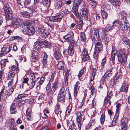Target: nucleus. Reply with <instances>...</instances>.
<instances>
[{"label":"nucleus","mask_w":130,"mask_h":130,"mask_svg":"<svg viewBox=\"0 0 130 130\" xmlns=\"http://www.w3.org/2000/svg\"><path fill=\"white\" fill-rule=\"evenodd\" d=\"M116 54L118 59L122 63H125L127 59V54L126 52L123 50H119L115 51L112 50L111 53V61L113 64L115 63Z\"/></svg>","instance_id":"obj_1"},{"label":"nucleus","mask_w":130,"mask_h":130,"mask_svg":"<svg viewBox=\"0 0 130 130\" xmlns=\"http://www.w3.org/2000/svg\"><path fill=\"white\" fill-rule=\"evenodd\" d=\"M83 6V7L85 6V3L82 0H74V4L72 9V11L75 16L79 19L80 16L78 11V8Z\"/></svg>","instance_id":"obj_2"},{"label":"nucleus","mask_w":130,"mask_h":130,"mask_svg":"<svg viewBox=\"0 0 130 130\" xmlns=\"http://www.w3.org/2000/svg\"><path fill=\"white\" fill-rule=\"evenodd\" d=\"M99 41H95L96 44L95 46V50L94 51L93 56L95 59L98 58V54L102 50L103 45L101 42Z\"/></svg>","instance_id":"obj_3"},{"label":"nucleus","mask_w":130,"mask_h":130,"mask_svg":"<svg viewBox=\"0 0 130 130\" xmlns=\"http://www.w3.org/2000/svg\"><path fill=\"white\" fill-rule=\"evenodd\" d=\"M67 92V91L64 87L61 88L58 95V101L62 103L64 102L65 96Z\"/></svg>","instance_id":"obj_4"},{"label":"nucleus","mask_w":130,"mask_h":130,"mask_svg":"<svg viewBox=\"0 0 130 130\" xmlns=\"http://www.w3.org/2000/svg\"><path fill=\"white\" fill-rule=\"evenodd\" d=\"M23 23V22L20 19L17 18H13L10 22L9 25L14 27H19Z\"/></svg>","instance_id":"obj_5"},{"label":"nucleus","mask_w":130,"mask_h":130,"mask_svg":"<svg viewBox=\"0 0 130 130\" xmlns=\"http://www.w3.org/2000/svg\"><path fill=\"white\" fill-rule=\"evenodd\" d=\"M14 88L13 87L7 89L6 91L4 88L2 89L0 92V94L2 96V99H3L4 98H5V96L8 97L12 94Z\"/></svg>","instance_id":"obj_6"},{"label":"nucleus","mask_w":130,"mask_h":130,"mask_svg":"<svg viewBox=\"0 0 130 130\" xmlns=\"http://www.w3.org/2000/svg\"><path fill=\"white\" fill-rule=\"evenodd\" d=\"M36 75V74H34V73H31L30 75V79L29 83L27 84V85L28 86L29 88L30 89H32L35 84V81L37 79Z\"/></svg>","instance_id":"obj_7"},{"label":"nucleus","mask_w":130,"mask_h":130,"mask_svg":"<svg viewBox=\"0 0 130 130\" xmlns=\"http://www.w3.org/2000/svg\"><path fill=\"white\" fill-rule=\"evenodd\" d=\"M69 42H70V45L69 46L67 51L68 55H69L72 56L74 52L73 47L76 46L77 45V43L75 41L72 39Z\"/></svg>","instance_id":"obj_8"},{"label":"nucleus","mask_w":130,"mask_h":130,"mask_svg":"<svg viewBox=\"0 0 130 130\" xmlns=\"http://www.w3.org/2000/svg\"><path fill=\"white\" fill-rule=\"evenodd\" d=\"M64 16L63 14H57L54 16H52L49 18H47L50 20V21L58 22L60 21Z\"/></svg>","instance_id":"obj_9"},{"label":"nucleus","mask_w":130,"mask_h":130,"mask_svg":"<svg viewBox=\"0 0 130 130\" xmlns=\"http://www.w3.org/2000/svg\"><path fill=\"white\" fill-rule=\"evenodd\" d=\"M82 61H86L89 60L90 59L87 50L84 47L82 50Z\"/></svg>","instance_id":"obj_10"},{"label":"nucleus","mask_w":130,"mask_h":130,"mask_svg":"<svg viewBox=\"0 0 130 130\" xmlns=\"http://www.w3.org/2000/svg\"><path fill=\"white\" fill-rule=\"evenodd\" d=\"M37 32L38 34L41 36L46 37L49 34V33L48 30L45 29H42L40 28H38Z\"/></svg>","instance_id":"obj_11"},{"label":"nucleus","mask_w":130,"mask_h":130,"mask_svg":"<svg viewBox=\"0 0 130 130\" xmlns=\"http://www.w3.org/2000/svg\"><path fill=\"white\" fill-rule=\"evenodd\" d=\"M83 9L82 11L81 15L82 18L84 20H87L88 19V17L90 14L85 6L83 7Z\"/></svg>","instance_id":"obj_12"},{"label":"nucleus","mask_w":130,"mask_h":130,"mask_svg":"<svg viewBox=\"0 0 130 130\" xmlns=\"http://www.w3.org/2000/svg\"><path fill=\"white\" fill-rule=\"evenodd\" d=\"M99 31L98 29L94 28L92 31L93 41L94 42L95 41H99L100 39L99 34Z\"/></svg>","instance_id":"obj_13"},{"label":"nucleus","mask_w":130,"mask_h":130,"mask_svg":"<svg viewBox=\"0 0 130 130\" xmlns=\"http://www.w3.org/2000/svg\"><path fill=\"white\" fill-rule=\"evenodd\" d=\"M35 28L32 26L30 27L25 30H23V32L25 34L28 35H32L35 33Z\"/></svg>","instance_id":"obj_14"},{"label":"nucleus","mask_w":130,"mask_h":130,"mask_svg":"<svg viewBox=\"0 0 130 130\" xmlns=\"http://www.w3.org/2000/svg\"><path fill=\"white\" fill-rule=\"evenodd\" d=\"M74 34L72 31L69 32L67 35L63 37V38L68 42L70 41L73 37Z\"/></svg>","instance_id":"obj_15"},{"label":"nucleus","mask_w":130,"mask_h":130,"mask_svg":"<svg viewBox=\"0 0 130 130\" xmlns=\"http://www.w3.org/2000/svg\"><path fill=\"white\" fill-rule=\"evenodd\" d=\"M54 57L57 60L60 59L61 57L60 50L58 48L55 49L54 54Z\"/></svg>","instance_id":"obj_16"},{"label":"nucleus","mask_w":130,"mask_h":130,"mask_svg":"<svg viewBox=\"0 0 130 130\" xmlns=\"http://www.w3.org/2000/svg\"><path fill=\"white\" fill-rule=\"evenodd\" d=\"M129 26V23L119 24V27L121 30L123 31L127 30Z\"/></svg>","instance_id":"obj_17"},{"label":"nucleus","mask_w":130,"mask_h":130,"mask_svg":"<svg viewBox=\"0 0 130 130\" xmlns=\"http://www.w3.org/2000/svg\"><path fill=\"white\" fill-rule=\"evenodd\" d=\"M17 106L16 103H13L11 105L10 107V113L11 114L16 113L17 111Z\"/></svg>","instance_id":"obj_18"},{"label":"nucleus","mask_w":130,"mask_h":130,"mask_svg":"<svg viewBox=\"0 0 130 130\" xmlns=\"http://www.w3.org/2000/svg\"><path fill=\"white\" fill-rule=\"evenodd\" d=\"M122 41L123 44L127 45L128 46L127 47V51H130V41L126 37H124L122 39Z\"/></svg>","instance_id":"obj_19"},{"label":"nucleus","mask_w":130,"mask_h":130,"mask_svg":"<svg viewBox=\"0 0 130 130\" xmlns=\"http://www.w3.org/2000/svg\"><path fill=\"white\" fill-rule=\"evenodd\" d=\"M3 8L5 13L9 12H12V11L9 4L8 3L4 4Z\"/></svg>","instance_id":"obj_20"},{"label":"nucleus","mask_w":130,"mask_h":130,"mask_svg":"<svg viewBox=\"0 0 130 130\" xmlns=\"http://www.w3.org/2000/svg\"><path fill=\"white\" fill-rule=\"evenodd\" d=\"M86 71V69L83 68L79 72L78 76L79 79L83 80L85 79L84 74Z\"/></svg>","instance_id":"obj_21"},{"label":"nucleus","mask_w":130,"mask_h":130,"mask_svg":"<svg viewBox=\"0 0 130 130\" xmlns=\"http://www.w3.org/2000/svg\"><path fill=\"white\" fill-rule=\"evenodd\" d=\"M57 84L58 82L57 81H56L53 84L51 90H49L48 91L50 94H53L55 91L57 86Z\"/></svg>","instance_id":"obj_22"},{"label":"nucleus","mask_w":130,"mask_h":130,"mask_svg":"<svg viewBox=\"0 0 130 130\" xmlns=\"http://www.w3.org/2000/svg\"><path fill=\"white\" fill-rule=\"evenodd\" d=\"M108 37L109 36L108 34L103 33L102 36V41L105 44H107L109 41V39Z\"/></svg>","instance_id":"obj_23"},{"label":"nucleus","mask_w":130,"mask_h":130,"mask_svg":"<svg viewBox=\"0 0 130 130\" xmlns=\"http://www.w3.org/2000/svg\"><path fill=\"white\" fill-rule=\"evenodd\" d=\"M20 16L24 17L27 18H30L31 17L32 14L27 11L22 12L20 13Z\"/></svg>","instance_id":"obj_24"},{"label":"nucleus","mask_w":130,"mask_h":130,"mask_svg":"<svg viewBox=\"0 0 130 130\" xmlns=\"http://www.w3.org/2000/svg\"><path fill=\"white\" fill-rule=\"evenodd\" d=\"M128 89V86L127 84L125 83H123L121 86L120 90L121 92L125 93L127 92Z\"/></svg>","instance_id":"obj_25"},{"label":"nucleus","mask_w":130,"mask_h":130,"mask_svg":"<svg viewBox=\"0 0 130 130\" xmlns=\"http://www.w3.org/2000/svg\"><path fill=\"white\" fill-rule=\"evenodd\" d=\"M65 65L64 62L60 61L58 62L57 65V69L59 70H62L64 68Z\"/></svg>","instance_id":"obj_26"},{"label":"nucleus","mask_w":130,"mask_h":130,"mask_svg":"<svg viewBox=\"0 0 130 130\" xmlns=\"http://www.w3.org/2000/svg\"><path fill=\"white\" fill-rule=\"evenodd\" d=\"M79 84V82H76L74 86V94L75 96H76L77 92L79 90L78 87Z\"/></svg>","instance_id":"obj_27"},{"label":"nucleus","mask_w":130,"mask_h":130,"mask_svg":"<svg viewBox=\"0 0 130 130\" xmlns=\"http://www.w3.org/2000/svg\"><path fill=\"white\" fill-rule=\"evenodd\" d=\"M23 23L24 25L23 27V28L22 30L23 31V30H25L27 29V28L32 26L30 23L28 22H25Z\"/></svg>","instance_id":"obj_28"},{"label":"nucleus","mask_w":130,"mask_h":130,"mask_svg":"<svg viewBox=\"0 0 130 130\" xmlns=\"http://www.w3.org/2000/svg\"><path fill=\"white\" fill-rule=\"evenodd\" d=\"M127 23H129V22L125 16L124 15H122L121 17V20L119 22V24Z\"/></svg>","instance_id":"obj_29"},{"label":"nucleus","mask_w":130,"mask_h":130,"mask_svg":"<svg viewBox=\"0 0 130 130\" xmlns=\"http://www.w3.org/2000/svg\"><path fill=\"white\" fill-rule=\"evenodd\" d=\"M76 121L77 122L80 123V122H82V114L79 111H77L76 113Z\"/></svg>","instance_id":"obj_30"},{"label":"nucleus","mask_w":130,"mask_h":130,"mask_svg":"<svg viewBox=\"0 0 130 130\" xmlns=\"http://www.w3.org/2000/svg\"><path fill=\"white\" fill-rule=\"evenodd\" d=\"M5 18L7 20H10L13 18L12 11V12H9L5 13Z\"/></svg>","instance_id":"obj_31"},{"label":"nucleus","mask_w":130,"mask_h":130,"mask_svg":"<svg viewBox=\"0 0 130 130\" xmlns=\"http://www.w3.org/2000/svg\"><path fill=\"white\" fill-rule=\"evenodd\" d=\"M41 43L39 41L35 42L34 45V48L37 50H39L41 48Z\"/></svg>","instance_id":"obj_32"},{"label":"nucleus","mask_w":130,"mask_h":130,"mask_svg":"<svg viewBox=\"0 0 130 130\" xmlns=\"http://www.w3.org/2000/svg\"><path fill=\"white\" fill-rule=\"evenodd\" d=\"M11 48L9 46L6 47H4L2 48V50L3 51L5 54L9 53L11 50Z\"/></svg>","instance_id":"obj_33"},{"label":"nucleus","mask_w":130,"mask_h":130,"mask_svg":"<svg viewBox=\"0 0 130 130\" xmlns=\"http://www.w3.org/2000/svg\"><path fill=\"white\" fill-rule=\"evenodd\" d=\"M97 71V70L95 68L92 69V73L91 76H90V81L91 82L94 79V77L95 75V74Z\"/></svg>","instance_id":"obj_34"},{"label":"nucleus","mask_w":130,"mask_h":130,"mask_svg":"<svg viewBox=\"0 0 130 130\" xmlns=\"http://www.w3.org/2000/svg\"><path fill=\"white\" fill-rule=\"evenodd\" d=\"M77 125H74V123H73V125L74 128L75 130H80L82 125V122H80V123L77 122Z\"/></svg>","instance_id":"obj_35"},{"label":"nucleus","mask_w":130,"mask_h":130,"mask_svg":"<svg viewBox=\"0 0 130 130\" xmlns=\"http://www.w3.org/2000/svg\"><path fill=\"white\" fill-rule=\"evenodd\" d=\"M101 16L103 19H106L107 17L108 13L106 11L102 9L101 10Z\"/></svg>","instance_id":"obj_36"},{"label":"nucleus","mask_w":130,"mask_h":130,"mask_svg":"<svg viewBox=\"0 0 130 130\" xmlns=\"http://www.w3.org/2000/svg\"><path fill=\"white\" fill-rule=\"evenodd\" d=\"M80 40L83 42H85L86 41V37L85 33L83 32H81L79 35Z\"/></svg>","instance_id":"obj_37"},{"label":"nucleus","mask_w":130,"mask_h":130,"mask_svg":"<svg viewBox=\"0 0 130 130\" xmlns=\"http://www.w3.org/2000/svg\"><path fill=\"white\" fill-rule=\"evenodd\" d=\"M15 76V74L14 72L10 71L9 72L8 76V79L9 80H13V77Z\"/></svg>","instance_id":"obj_38"},{"label":"nucleus","mask_w":130,"mask_h":130,"mask_svg":"<svg viewBox=\"0 0 130 130\" xmlns=\"http://www.w3.org/2000/svg\"><path fill=\"white\" fill-rule=\"evenodd\" d=\"M128 119L126 117H123L121 120V125H127Z\"/></svg>","instance_id":"obj_39"},{"label":"nucleus","mask_w":130,"mask_h":130,"mask_svg":"<svg viewBox=\"0 0 130 130\" xmlns=\"http://www.w3.org/2000/svg\"><path fill=\"white\" fill-rule=\"evenodd\" d=\"M18 65L17 64V66L13 65L9 67V69L13 71H15L16 72L18 73L19 72V70L18 68Z\"/></svg>","instance_id":"obj_40"},{"label":"nucleus","mask_w":130,"mask_h":130,"mask_svg":"<svg viewBox=\"0 0 130 130\" xmlns=\"http://www.w3.org/2000/svg\"><path fill=\"white\" fill-rule=\"evenodd\" d=\"M55 107L56 109L54 111L57 114H60L61 113V111L60 109V105H57Z\"/></svg>","instance_id":"obj_41"},{"label":"nucleus","mask_w":130,"mask_h":130,"mask_svg":"<svg viewBox=\"0 0 130 130\" xmlns=\"http://www.w3.org/2000/svg\"><path fill=\"white\" fill-rule=\"evenodd\" d=\"M47 55L46 53L44 54V56L43 60V63L44 66H46L47 65Z\"/></svg>","instance_id":"obj_42"},{"label":"nucleus","mask_w":130,"mask_h":130,"mask_svg":"<svg viewBox=\"0 0 130 130\" xmlns=\"http://www.w3.org/2000/svg\"><path fill=\"white\" fill-rule=\"evenodd\" d=\"M110 99H108V98L105 97L104 101V104L108 106L110 105L111 104Z\"/></svg>","instance_id":"obj_43"},{"label":"nucleus","mask_w":130,"mask_h":130,"mask_svg":"<svg viewBox=\"0 0 130 130\" xmlns=\"http://www.w3.org/2000/svg\"><path fill=\"white\" fill-rule=\"evenodd\" d=\"M63 2L62 1L59 0L56 3V7L58 9H60L62 7Z\"/></svg>","instance_id":"obj_44"},{"label":"nucleus","mask_w":130,"mask_h":130,"mask_svg":"<svg viewBox=\"0 0 130 130\" xmlns=\"http://www.w3.org/2000/svg\"><path fill=\"white\" fill-rule=\"evenodd\" d=\"M43 2L44 6L48 7L51 4V0H43Z\"/></svg>","instance_id":"obj_45"},{"label":"nucleus","mask_w":130,"mask_h":130,"mask_svg":"<svg viewBox=\"0 0 130 130\" xmlns=\"http://www.w3.org/2000/svg\"><path fill=\"white\" fill-rule=\"evenodd\" d=\"M111 3L113 5L118 6L120 5V0H114L111 2Z\"/></svg>","instance_id":"obj_46"},{"label":"nucleus","mask_w":130,"mask_h":130,"mask_svg":"<svg viewBox=\"0 0 130 130\" xmlns=\"http://www.w3.org/2000/svg\"><path fill=\"white\" fill-rule=\"evenodd\" d=\"M28 96V95L27 94H19L17 97V98L19 99H22L23 98Z\"/></svg>","instance_id":"obj_47"},{"label":"nucleus","mask_w":130,"mask_h":130,"mask_svg":"<svg viewBox=\"0 0 130 130\" xmlns=\"http://www.w3.org/2000/svg\"><path fill=\"white\" fill-rule=\"evenodd\" d=\"M62 70H63V73H64V72L65 73V75H69L70 71L69 70L68 68L66 67L65 66L64 67V68Z\"/></svg>","instance_id":"obj_48"},{"label":"nucleus","mask_w":130,"mask_h":130,"mask_svg":"<svg viewBox=\"0 0 130 130\" xmlns=\"http://www.w3.org/2000/svg\"><path fill=\"white\" fill-rule=\"evenodd\" d=\"M111 26L109 24H108L105 27V30L103 31L105 32H107L109 31L111 29Z\"/></svg>","instance_id":"obj_49"},{"label":"nucleus","mask_w":130,"mask_h":130,"mask_svg":"<svg viewBox=\"0 0 130 130\" xmlns=\"http://www.w3.org/2000/svg\"><path fill=\"white\" fill-rule=\"evenodd\" d=\"M88 1L91 4L93 7H96V3L95 1L93 0H89Z\"/></svg>","instance_id":"obj_50"},{"label":"nucleus","mask_w":130,"mask_h":130,"mask_svg":"<svg viewBox=\"0 0 130 130\" xmlns=\"http://www.w3.org/2000/svg\"><path fill=\"white\" fill-rule=\"evenodd\" d=\"M42 43L45 45V47L47 48H49L50 46V44L46 40L42 41Z\"/></svg>","instance_id":"obj_51"},{"label":"nucleus","mask_w":130,"mask_h":130,"mask_svg":"<svg viewBox=\"0 0 130 130\" xmlns=\"http://www.w3.org/2000/svg\"><path fill=\"white\" fill-rule=\"evenodd\" d=\"M54 74H52L51 76L50 79L49 80L48 85L50 86L51 83H52L53 80L54 79Z\"/></svg>","instance_id":"obj_52"},{"label":"nucleus","mask_w":130,"mask_h":130,"mask_svg":"<svg viewBox=\"0 0 130 130\" xmlns=\"http://www.w3.org/2000/svg\"><path fill=\"white\" fill-rule=\"evenodd\" d=\"M19 39V37L18 36H11L9 38V39L11 41H12L14 40H18Z\"/></svg>","instance_id":"obj_53"},{"label":"nucleus","mask_w":130,"mask_h":130,"mask_svg":"<svg viewBox=\"0 0 130 130\" xmlns=\"http://www.w3.org/2000/svg\"><path fill=\"white\" fill-rule=\"evenodd\" d=\"M112 95V92L111 91H108L107 92V97H106L108 98V99H110Z\"/></svg>","instance_id":"obj_54"},{"label":"nucleus","mask_w":130,"mask_h":130,"mask_svg":"<svg viewBox=\"0 0 130 130\" xmlns=\"http://www.w3.org/2000/svg\"><path fill=\"white\" fill-rule=\"evenodd\" d=\"M69 75H65L64 77L65 84L66 85H68V81Z\"/></svg>","instance_id":"obj_55"},{"label":"nucleus","mask_w":130,"mask_h":130,"mask_svg":"<svg viewBox=\"0 0 130 130\" xmlns=\"http://www.w3.org/2000/svg\"><path fill=\"white\" fill-rule=\"evenodd\" d=\"M112 74V72L110 70H108L106 72L105 74L107 76H110Z\"/></svg>","instance_id":"obj_56"},{"label":"nucleus","mask_w":130,"mask_h":130,"mask_svg":"<svg viewBox=\"0 0 130 130\" xmlns=\"http://www.w3.org/2000/svg\"><path fill=\"white\" fill-rule=\"evenodd\" d=\"M105 119V115L104 114H103L101 115V121L102 123H104Z\"/></svg>","instance_id":"obj_57"},{"label":"nucleus","mask_w":130,"mask_h":130,"mask_svg":"<svg viewBox=\"0 0 130 130\" xmlns=\"http://www.w3.org/2000/svg\"><path fill=\"white\" fill-rule=\"evenodd\" d=\"M38 56H31V60L32 61L35 62L37 61L38 59Z\"/></svg>","instance_id":"obj_58"},{"label":"nucleus","mask_w":130,"mask_h":130,"mask_svg":"<svg viewBox=\"0 0 130 130\" xmlns=\"http://www.w3.org/2000/svg\"><path fill=\"white\" fill-rule=\"evenodd\" d=\"M1 64L2 68L6 66V60L3 59L1 61Z\"/></svg>","instance_id":"obj_59"},{"label":"nucleus","mask_w":130,"mask_h":130,"mask_svg":"<svg viewBox=\"0 0 130 130\" xmlns=\"http://www.w3.org/2000/svg\"><path fill=\"white\" fill-rule=\"evenodd\" d=\"M119 23L118 20H115L114 21L113 23V25L114 27H115L118 26Z\"/></svg>","instance_id":"obj_60"},{"label":"nucleus","mask_w":130,"mask_h":130,"mask_svg":"<svg viewBox=\"0 0 130 130\" xmlns=\"http://www.w3.org/2000/svg\"><path fill=\"white\" fill-rule=\"evenodd\" d=\"M11 81H10L8 84V86L9 87H10L11 88H12L13 87V86L14 85V83L13 82V80H10Z\"/></svg>","instance_id":"obj_61"},{"label":"nucleus","mask_w":130,"mask_h":130,"mask_svg":"<svg viewBox=\"0 0 130 130\" xmlns=\"http://www.w3.org/2000/svg\"><path fill=\"white\" fill-rule=\"evenodd\" d=\"M31 56H38V52L35 50H33L31 52Z\"/></svg>","instance_id":"obj_62"},{"label":"nucleus","mask_w":130,"mask_h":130,"mask_svg":"<svg viewBox=\"0 0 130 130\" xmlns=\"http://www.w3.org/2000/svg\"><path fill=\"white\" fill-rule=\"evenodd\" d=\"M106 57H104L102 60L101 64L104 65L106 61Z\"/></svg>","instance_id":"obj_63"},{"label":"nucleus","mask_w":130,"mask_h":130,"mask_svg":"<svg viewBox=\"0 0 130 130\" xmlns=\"http://www.w3.org/2000/svg\"><path fill=\"white\" fill-rule=\"evenodd\" d=\"M95 123L94 119L92 120L91 122L89 123V126L91 127L92 126H93Z\"/></svg>","instance_id":"obj_64"}]
</instances>
